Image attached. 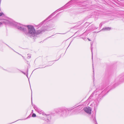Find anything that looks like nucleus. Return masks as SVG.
I'll use <instances>...</instances> for the list:
<instances>
[{"mask_svg":"<svg viewBox=\"0 0 124 124\" xmlns=\"http://www.w3.org/2000/svg\"><path fill=\"white\" fill-rule=\"evenodd\" d=\"M43 31H44V30H38L36 32L33 27L31 26V36H34L36 35L41 33Z\"/></svg>","mask_w":124,"mask_h":124,"instance_id":"f257e3e1","label":"nucleus"},{"mask_svg":"<svg viewBox=\"0 0 124 124\" xmlns=\"http://www.w3.org/2000/svg\"><path fill=\"white\" fill-rule=\"evenodd\" d=\"M84 111L87 113L89 114H91V109L90 108H84Z\"/></svg>","mask_w":124,"mask_h":124,"instance_id":"f03ea898","label":"nucleus"},{"mask_svg":"<svg viewBox=\"0 0 124 124\" xmlns=\"http://www.w3.org/2000/svg\"><path fill=\"white\" fill-rule=\"evenodd\" d=\"M111 29V28L109 27H105L103 28L101 31H109Z\"/></svg>","mask_w":124,"mask_h":124,"instance_id":"7ed1b4c3","label":"nucleus"},{"mask_svg":"<svg viewBox=\"0 0 124 124\" xmlns=\"http://www.w3.org/2000/svg\"><path fill=\"white\" fill-rule=\"evenodd\" d=\"M28 71L27 70V71L26 72H24L23 71H22V73H23V74H24V75H26V76L28 78V79H29V78L28 77ZM29 84H30V88L31 89V85H30V82L29 81Z\"/></svg>","mask_w":124,"mask_h":124,"instance_id":"20e7f679","label":"nucleus"},{"mask_svg":"<svg viewBox=\"0 0 124 124\" xmlns=\"http://www.w3.org/2000/svg\"><path fill=\"white\" fill-rule=\"evenodd\" d=\"M28 56L27 57V58L28 59L30 58L31 57V54H28Z\"/></svg>","mask_w":124,"mask_h":124,"instance_id":"39448f33","label":"nucleus"},{"mask_svg":"<svg viewBox=\"0 0 124 124\" xmlns=\"http://www.w3.org/2000/svg\"><path fill=\"white\" fill-rule=\"evenodd\" d=\"M4 16V13L2 12L0 13V16Z\"/></svg>","mask_w":124,"mask_h":124,"instance_id":"423d86ee","label":"nucleus"},{"mask_svg":"<svg viewBox=\"0 0 124 124\" xmlns=\"http://www.w3.org/2000/svg\"><path fill=\"white\" fill-rule=\"evenodd\" d=\"M32 116L33 117H35L36 116V115L35 114L33 113Z\"/></svg>","mask_w":124,"mask_h":124,"instance_id":"0eeeda50","label":"nucleus"},{"mask_svg":"<svg viewBox=\"0 0 124 124\" xmlns=\"http://www.w3.org/2000/svg\"><path fill=\"white\" fill-rule=\"evenodd\" d=\"M45 117H46V119L47 118V119L48 120H49V119H48V116H46V115H45Z\"/></svg>","mask_w":124,"mask_h":124,"instance_id":"6e6552de","label":"nucleus"},{"mask_svg":"<svg viewBox=\"0 0 124 124\" xmlns=\"http://www.w3.org/2000/svg\"><path fill=\"white\" fill-rule=\"evenodd\" d=\"M40 111V112H39L40 114H42L43 115L44 113L42 111Z\"/></svg>","mask_w":124,"mask_h":124,"instance_id":"1a4fd4ad","label":"nucleus"},{"mask_svg":"<svg viewBox=\"0 0 124 124\" xmlns=\"http://www.w3.org/2000/svg\"><path fill=\"white\" fill-rule=\"evenodd\" d=\"M31 114L29 116L27 117V118L26 119H28L29 118H30L31 117Z\"/></svg>","mask_w":124,"mask_h":124,"instance_id":"9d476101","label":"nucleus"},{"mask_svg":"<svg viewBox=\"0 0 124 124\" xmlns=\"http://www.w3.org/2000/svg\"><path fill=\"white\" fill-rule=\"evenodd\" d=\"M34 109H35V110H36V111H37V108H36V107L35 106H34Z\"/></svg>","mask_w":124,"mask_h":124,"instance_id":"9b49d317","label":"nucleus"},{"mask_svg":"<svg viewBox=\"0 0 124 124\" xmlns=\"http://www.w3.org/2000/svg\"><path fill=\"white\" fill-rule=\"evenodd\" d=\"M26 63H27L28 64H29V63H28V61H27V62H26Z\"/></svg>","mask_w":124,"mask_h":124,"instance_id":"f8f14e48","label":"nucleus"},{"mask_svg":"<svg viewBox=\"0 0 124 124\" xmlns=\"http://www.w3.org/2000/svg\"><path fill=\"white\" fill-rule=\"evenodd\" d=\"M91 51H92V47H91Z\"/></svg>","mask_w":124,"mask_h":124,"instance_id":"ddd939ff","label":"nucleus"},{"mask_svg":"<svg viewBox=\"0 0 124 124\" xmlns=\"http://www.w3.org/2000/svg\"><path fill=\"white\" fill-rule=\"evenodd\" d=\"M18 54H19L21 55L23 57V56H22L20 54H19V53H18Z\"/></svg>","mask_w":124,"mask_h":124,"instance_id":"4468645a","label":"nucleus"},{"mask_svg":"<svg viewBox=\"0 0 124 124\" xmlns=\"http://www.w3.org/2000/svg\"><path fill=\"white\" fill-rule=\"evenodd\" d=\"M88 40H89V41H90V40L89 39H88Z\"/></svg>","mask_w":124,"mask_h":124,"instance_id":"2eb2a0df","label":"nucleus"},{"mask_svg":"<svg viewBox=\"0 0 124 124\" xmlns=\"http://www.w3.org/2000/svg\"><path fill=\"white\" fill-rule=\"evenodd\" d=\"M91 46H92V44H91Z\"/></svg>","mask_w":124,"mask_h":124,"instance_id":"dca6fc26","label":"nucleus"},{"mask_svg":"<svg viewBox=\"0 0 124 124\" xmlns=\"http://www.w3.org/2000/svg\"><path fill=\"white\" fill-rule=\"evenodd\" d=\"M14 123V122H12V123Z\"/></svg>","mask_w":124,"mask_h":124,"instance_id":"f3484780","label":"nucleus"},{"mask_svg":"<svg viewBox=\"0 0 124 124\" xmlns=\"http://www.w3.org/2000/svg\"><path fill=\"white\" fill-rule=\"evenodd\" d=\"M14 123V122H12V123Z\"/></svg>","mask_w":124,"mask_h":124,"instance_id":"a211bd4d","label":"nucleus"},{"mask_svg":"<svg viewBox=\"0 0 124 124\" xmlns=\"http://www.w3.org/2000/svg\"><path fill=\"white\" fill-rule=\"evenodd\" d=\"M14 123V122H12V123Z\"/></svg>","mask_w":124,"mask_h":124,"instance_id":"6ab92c4d","label":"nucleus"}]
</instances>
